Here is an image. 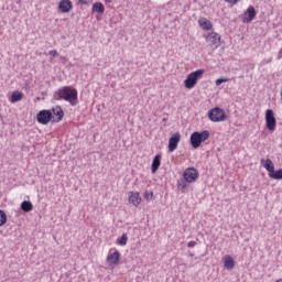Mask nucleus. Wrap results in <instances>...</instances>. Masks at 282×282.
<instances>
[{"label": "nucleus", "mask_w": 282, "mask_h": 282, "mask_svg": "<svg viewBox=\"0 0 282 282\" xmlns=\"http://www.w3.org/2000/svg\"><path fill=\"white\" fill-rule=\"evenodd\" d=\"M7 223L8 215L6 214V212H3V209H0V226H6Z\"/></svg>", "instance_id": "nucleus-24"}, {"label": "nucleus", "mask_w": 282, "mask_h": 282, "mask_svg": "<svg viewBox=\"0 0 282 282\" xmlns=\"http://www.w3.org/2000/svg\"><path fill=\"white\" fill-rule=\"evenodd\" d=\"M51 111L53 116L52 122H61V120L65 118V111H63V108L61 106L53 107Z\"/></svg>", "instance_id": "nucleus-11"}, {"label": "nucleus", "mask_w": 282, "mask_h": 282, "mask_svg": "<svg viewBox=\"0 0 282 282\" xmlns=\"http://www.w3.org/2000/svg\"><path fill=\"white\" fill-rule=\"evenodd\" d=\"M127 241H129V236H127V234H122V236L117 239L118 246H127Z\"/></svg>", "instance_id": "nucleus-23"}, {"label": "nucleus", "mask_w": 282, "mask_h": 282, "mask_svg": "<svg viewBox=\"0 0 282 282\" xmlns=\"http://www.w3.org/2000/svg\"><path fill=\"white\" fill-rule=\"evenodd\" d=\"M187 184H188V182H186V180L183 178V180L177 181L176 186H177L178 191H181V193H186V187L188 186Z\"/></svg>", "instance_id": "nucleus-22"}, {"label": "nucleus", "mask_w": 282, "mask_h": 282, "mask_svg": "<svg viewBox=\"0 0 282 282\" xmlns=\"http://www.w3.org/2000/svg\"><path fill=\"white\" fill-rule=\"evenodd\" d=\"M199 178V172L195 167H187L183 172V180L187 182V184H193L194 182H197Z\"/></svg>", "instance_id": "nucleus-6"}, {"label": "nucleus", "mask_w": 282, "mask_h": 282, "mask_svg": "<svg viewBox=\"0 0 282 282\" xmlns=\"http://www.w3.org/2000/svg\"><path fill=\"white\" fill-rule=\"evenodd\" d=\"M205 70L204 69H197L191 74L187 75L186 79L184 80V85L186 89H193L195 85H197V80L204 76Z\"/></svg>", "instance_id": "nucleus-3"}, {"label": "nucleus", "mask_w": 282, "mask_h": 282, "mask_svg": "<svg viewBox=\"0 0 282 282\" xmlns=\"http://www.w3.org/2000/svg\"><path fill=\"white\" fill-rule=\"evenodd\" d=\"M226 3H230L231 6H237V3H239V1L241 0H225Z\"/></svg>", "instance_id": "nucleus-28"}, {"label": "nucleus", "mask_w": 282, "mask_h": 282, "mask_svg": "<svg viewBox=\"0 0 282 282\" xmlns=\"http://www.w3.org/2000/svg\"><path fill=\"white\" fill-rule=\"evenodd\" d=\"M107 263L110 265H118V263H120V251L116 250L113 253L108 254Z\"/></svg>", "instance_id": "nucleus-15"}, {"label": "nucleus", "mask_w": 282, "mask_h": 282, "mask_svg": "<svg viewBox=\"0 0 282 282\" xmlns=\"http://www.w3.org/2000/svg\"><path fill=\"white\" fill-rule=\"evenodd\" d=\"M20 208L23 213H31V210L34 209V205H32V202L30 200H24L21 203Z\"/></svg>", "instance_id": "nucleus-19"}, {"label": "nucleus", "mask_w": 282, "mask_h": 282, "mask_svg": "<svg viewBox=\"0 0 282 282\" xmlns=\"http://www.w3.org/2000/svg\"><path fill=\"white\" fill-rule=\"evenodd\" d=\"M82 6H87V0H78Z\"/></svg>", "instance_id": "nucleus-31"}, {"label": "nucleus", "mask_w": 282, "mask_h": 282, "mask_svg": "<svg viewBox=\"0 0 282 282\" xmlns=\"http://www.w3.org/2000/svg\"><path fill=\"white\" fill-rule=\"evenodd\" d=\"M20 100H23V93L21 91H13L11 95V102H20Z\"/></svg>", "instance_id": "nucleus-21"}, {"label": "nucleus", "mask_w": 282, "mask_h": 282, "mask_svg": "<svg viewBox=\"0 0 282 282\" xmlns=\"http://www.w3.org/2000/svg\"><path fill=\"white\" fill-rule=\"evenodd\" d=\"M271 180H282V169L274 170L272 175L270 176Z\"/></svg>", "instance_id": "nucleus-25"}, {"label": "nucleus", "mask_w": 282, "mask_h": 282, "mask_svg": "<svg viewBox=\"0 0 282 282\" xmlns=\"http://www.w3.org/2000/svg\"><path fill=\"white\" fill-rule=\"evenodd\" d=\"M161 164H162V154H156L151 165L152 173H158V170L160 169Z\"/></svg>", "instance_id": "nucleus-16"}, {"label": "nucleus", "mask_w": 282, "mask_h": 282, "mask_svg": "<svg viewBox=\"0 0 282 282\" xmlns=\"http://www.w3.org/2000/svg\"><path fill=\"white\" fill-rule=\"evenodd\" d=\"M182 140V134L180 132H175L169 140V151L170 153H173L175 149H177V145L180 144V141Z\"/></svg>", "instance_id": "nucleus-9"}, {"label": "nucleus", "mask_w": 282, "mask_h": 282, "mask_svg": "<svg viewBox=\"0 0 282 282\" xmlns=\"http://www.w3.org/2000/svg\"><path fill=\"white\" fill-rule=\"evenodd\" d=\"M195 246H197V241H189L187 243V248H195Z\"/></svg>", "instance_id": "nucleus-30"}, {"label": "nucleus", "mask_w": 282, "mask_h": 282, "mask_svg": "<svg viewBox=\"0 0 282 282\" xmlns=\"http://www.w3.org/2000/svg\"><path fill=\"white\" fill-rule=\"evenodd\" d=\"M106 1V3H111V0H105Z\"/></svg>", "instance_id": "nucleus-32"}, {"label": "nucleus", "mask_w": 282, "mask_h": 282, "mask_svg": "<svg viewBox=\"0 0 282 282\" xmlns=\"http://www.w3.org/2000/svg\"><path fill=\"white\" fill-rule=\"evenodd\" d=\"M264 120H265V128L268 129V131H271V133H274V131H276V117H274V110L267 109Z\"/></svg>", "instance_id": "nucleus-4"}, {"label": "nucleus", "mask_w": 282, "mask_h": 282, "mask_svg": "<svg viewBox=\"0 0 282 282\" xmlns=\"http://www.w3.org/2000/svg\"><path fill=\"white\" fill-rule=\"evenodd\" d=\"M53 98L54 100H65L72 107H76L78 105V90L72 86H64L53 94Z\"/></svg>", "instance_id": "nucleus-1"}, {"label": "nucleus", "mask_w": 282, "mask_h": 282, "mask_svg": "<svg viewBox=\"0 0 282 282\" xmlns=\"http://www.w3.org/2000/svg\"><path fill=\"white\" fill-rule=\"evenodd\" d=\"M144 199H147V202H149V199H153V192H145Z\"/></svg>", "instance_id": "nucleus-27"}, {"label": "nucleus", "mask_w": 282, "mask_h": 282, "mask_svg": "<svg viewBox=\"0 0 282 282\" xmlns=\"http://www.w3.org/2000/svg\"><path fill=\"white\" fill-rule=\"evenodd\" d=\"M256 17H257V9H254V7L252 6H249L247 11L243 14L242 21L243 23H252Z\"/></svg>", "instance_id": "nucleus-10"}, {"label": "nucleus", "mask_w": 282, "mask_h": 282, "mask_svg": "<svg viewBox=\"0 0 282 282\" xmlns=\"http://www.w3.org/2000/svg\"><path fill=\"white\" fill-rule=\"evenodd\" d=\"M50 56H53L55 58V56H58V51L56 50H52L48 52Z\"/></svg>", "instance_id": "nucleus-29"}, {"label": "nucleus", "mask_w": 282, "mask_h": 282, "mask_svg": "<svg viewBox=\"0 0 282 282\" xmlns=\"http://www.w3.org/2000/svg\"><path fill=\"white\" fill-rule=\"evenodd\" d=\"M93 12H97V14H105V4H102V2H95L93 4Z\"/></svg>", "instance_id": "nucleus-20"}, {"label": "nucleus", "mask_w": 282, "mask_h": 282, "mask_svg": "<svg viewBox=\"0 0 282 282\" xmlns=\"http://www.w3.org/2000/svg\"><path fill=\"white\" fill-rule=\"evenodd\" d=\"M225 270H235V259L231 256H226L224 261Z\"/></svg>", "instance_id": "nucleus-18"}, {"label": "nucleus", "mask_w": 282, "mask_h": 282, "mask_svg": "<svg viewBox=\"0 0 282 282\" xmlns=\"http://www.w3.org/2000/svg\"><path fill=\"white\" fill-rule=\"evenodd\" d=\"M54 118V115H52V110H40L36 115V120L39 124H50Z\"/></svg>", "instance_id": "nucleus-7"}, {"label": "nucleus", "mask_w": 282, "mask_h": 282, "mask_svg": "<svg viewBox=\"0 0 282 282\" xmlns=\"http://www.w3.org/2000/svg\"><path fill=\"white\" fill-rule=\"evenodd\" d=\"M129 204H132V206H135V208H138L140 204H142V197H140L139 192H130Z\"/></svg>", "instance_id": "nucleus-14"}, {"label": "nucleus", "mask_w": 282, "mask_h": 282, "mask_svg": "<svg viewBox=\"0 0 282 282\" xmlns=\"http://www.w3.org/2000/svg\"><path fill=\"white\" fill-rule=\"evenodd\" d=\"M229 80V78H218L216 79V85L219 87V85H223V83H228Z\"/></svg>", "instance_id": "nucleus-26"}, {"label": "nucleus", "mask_w": 282, "mask_h": 282, "mask_svg": "<svg viewBox=\"0 0 282 282\" xmlns=\"http://www.w3.org/2000/svg\"><path fill=\"white\" fill-rule=\"evenodd\" d=\"M210 138V131L204 130L202 132H193L189 138L192 149H199L202 142H206Z\"/></svg>", "instance_id": "nucleus-2"}, {"label": "nucleus", "mask_w": 282, "mask_h": 282, "mask_svg": "<svg viewBox=\"0 0 282 282\" xmlns=\"http://www.w3.org/2000/svg\"><path fill=\"white\" fill-rule=\"evenodd\" d=\"M73 9L74 4L72 3V0H61L58 3V10L59 12H63V14L72 12Z\"/></svg>", "instance_id": "nucleus-12"}, {"label": "nucleus", "mask_w": 282, "mask_h": 282, "mask_svg": "<svg viewBox=\"0 0 282 282\" xmlns=\"http://www.w3.org/2000/svg\"><path fill=\"white\" fill-rule=\"evenodd\" d=\"M276 282H282V280H278Z\"/></svg>", "instance_id": "nucleus-33"}, {"label": "nucleus", "mask_w": 282, "mask_h": 282, "mask_svg": "<svg viewBox=\"0 0 282 282\" xmlns=\"http://www.w3.org/2000/svg\"><path fill=\"white\" fill-rule=\"evenodd\" d=\"M198 25L202 30H213V22L206 18H200L198 20Z\"/></svg>", "instance_id": "nucleus-17"}, {"label": "nucleus", "mask_w": 282, "mask_h": 282, "mask_svg": "<svg viewBox=\"0 0 282 282\" xmlns=\"http://www.w3.org/2000/svg\"><path fill=\"white\" fill-rule=\"evenodd\" d=\"M260 164L263 166V169H265V171H268L269 177L274 173V163L271 159H261Z\"/></svg>", "instance_id": "nucleus-13"}, {"label": "nucleus", "mask_w": 282, "mask_h": 282, "mask_svg": "<svg viewBox=\"0 0 282 282\" xmlns=\"http://www.w3.org/2000/svg\"><path fill=\"white\" fill-rule=\"evenodd\" d=\"M208 118L212 122H224L226 120V111L219 107H215L208 111Z\"/></svg>", "instance_id": "nucleus-5"}, {"label": "nucleus", "mask_w": 282, "mask_h": 282, "mask_svg": "<svg viewBox=\"0 0 282 282\" xmlns=\"http://www.w3.org/2000/svg\"><path fill=\"white\" fill-rule=\"evenodd\" d=\"M206 41L210 47H217L220 45L221 35H219V33L212 32L207 35Z\"/></svg>", "instance_id": "nucleus-8"}]
</instances>
